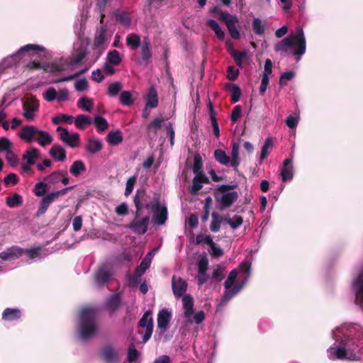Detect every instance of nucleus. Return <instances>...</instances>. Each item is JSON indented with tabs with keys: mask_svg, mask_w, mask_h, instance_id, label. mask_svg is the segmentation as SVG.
<instances>
[{
	"mask_svg": "<svg viewBox=\"0 0 363 363\" xmlns=\"http://www.w3.org/2000/svg\"><path fill=\"white\" fill-rule=\"evenodd\" d=\"M291 48H294L293 55L297 56L298 60L306 52V39L301 28L297 30L295 35H289L274 45V51L283 56H286Z\"/></svg>",
	"mask_w": 363,
	"mask_h": 363,
	"instance_id": "1",
	"label": "nucleus"
},
{
	"mask_svg": "<svg viewBox=\"0 0 363 363\" xmlns=\"http://www.w3.org/2000/svg\"><path fill=\"white\" fill-rule=\"evenodd\" d=\"M97 309L84 307L79 313V332L82 339H88L97 331Z\"/></svg>",
	"mask_w": 363,
	"mask_h": 363,
	"instance_id": "2",
	"label": "nucleus"
},
{
	"mask_svg": "<svg viewBox=\"0 0 363 363\" xmlns=\"http://www.w3.org/2000/svg\"><path fill=\"white\" fill-rule=\"evenodd\" d=\"M237 188V184H222L214 190L213 194L219 203V209L223 211L231 206L238 199L237 191H230Z\"/></svg>",
	"mask_w": 363,
	"mask_h": 363,
	"instance_id": "3",
	"label": "nucleus"
},
{
	"mask_svg": "<svg viewBox=\"0 0 363 363\" xmlns=\"http://www.w3.org/2000/svg\"><path fill=\"white\" fill-rule=\"evenodd\" d=\"M145 208L151 209L154 213L152 220L155 225H162L165 224L168 216L167 208L165 206H161L158 199L152 205L147 203Z\"/></svg>",
	"mask_w": 363,
	"mask_h": 363,
	"instance_id": "4",
	"label": "nucleus"
},
{
	"mask_svg": "<svg viewBox=\"0 0 363 363\" xmlns=\"http://www.w3.org/2000/svg\"><path fill=\"white\" fill-rule=\"evenodd\" d=\"M140 214H137V211H135L134 219L127 225V228L138 235L145 234L147 231L150 224V216H145L140 218Z\"/></svg>",
	"mask_w": 363,
	"mask_h": 363,
	"instance_id": "5",
	"label": "nucleus"
},
{
	"mask_svg": "<svg viewBox=\"0 0 363 363\" xmlns=\"http://www.w3.org/2000/svg\"><path fill=\"white\" fill-rule=\"evenodd\" d=\"M153 323L152 311L150 310L145 311L138 321V326L140 328H145V332L143 337V342H146L150 339L153 331Z\"/></svg>",
	"mask_w": 363,
	"mask_h": 363,
	"instance_id": "6",
	"label": "nucleus"
},
{
	"mask_svg": "<svg viewBox=\"0 0 363 363\" xmlns=\"http://www.w3.org/2000/svg\"><path fill=\"white\" fill-rule=\"evenodd\" d=\"M349 342L342 341L338 346L336 347L334 354L335 355L336 359H349L350 361H357L359 360L360 358L354 353L350 352L348 354V351L350 350L349 347Z\"/></svg>",
	"mask_w": 363,
	"mask_h": 363,
	"instance_id": "7",
	"label": "nucleus"
},
{
	"mask_svg": "<svg viewBox=\"0 0 363 363\" xmlns=\"http://www.w3.org/2000/svg\"><path fill=\"white\" fill-rule=\"evenodd\" d=\"M112 276L111 268L108 264L100 265L94 272V279L100 286H104L107 283Z\"/></svg>",
	"mask_w": 363,
	"mask_h": 363,
	"instance_id": "8",
	"label": "nucleus"
},
{
	"mask_svg": "<svg viewBox=\"0 0 363 363\" xmlns=\"http://www.w3.org/2000/svg\"><path fill=\"white\" fill-rule=\"evenodd\" d=\"M222 21L225 23L230 36L235 40L240 39V35L237 28L239 21L237 16L230 14H223Z\"/></svg>",
	"mask_w": 363,
	"mask_h": 363,
	"instance_id": "9",
	"label": "nucleus"
},
{
	"mask_svg": "<svg viewBox=\"0 0 363 363\" xmlns=\"http://www.w3.org/2000/svg\"><path fill=\"white\" fill-rule=\"evenodd\" d=\"M23 116L28 121L35 117V112L38 111L39 102L35 98H30L23 102Z\"/></svg>",
	"mask_w": 363,
	"mask_h": 363,
	"instance_id": "10",
	"label": "nucleus"
},
{
	"mask_svg": "<svg viewBox=\"0 0 363 363\" xmlns=\"http://www.w3.org/2000/svg\"><path fill=\"white\" fill-rule=\"evenodd\" d=\"M172 287L174 296L180 298L184 295L187 289V283L183 279L177 278L173 276L172 278Z\"/></svg>",
	"mask_w": 363,
	"mask_h": 363,
	"instance_id": "11",
	"label": "nucleus"
},
{
	"mask_svg": "<svg viewBox=\"0 0 363 363\" xmlns=\"http://www.w3.org/2000/svg\"><path fill=\"white\" fill-rule=\"evenodd\" d=\"M122 298L120 293H116L110 295L105 303L106 308L110 314H113L121 306Z\"/></svg>",
	"mask_w": 363,
	"mask_h": 363,
	"instance_id": "12",
	"label": "nucleus"
},
{
	"mask_svg": "<svg viewBox=\"0 0 363 363\" xmlns=\"http://www.w3.org/2000/svg\"><path fill=\"white\" fill-rule=\"evenodd\" d=\"M147 195L144 189H140L136 191L133 198V203L135 206L137 214L141 213L143 206L145 207Z\"/></svg>",
	"mask_w": 363,
	"mask_h": 363,
	"instance_id": "13",
	"label": "nucleus"
},
{
	"mask_svg": "<svg viewBox=\"0 0 363 363\" xmlns=\"http://www.w3.org/2000/svg\"><path fill=\"white\" fill-rule=\"evenodd\" d=\"M101 356L106 363H114L118 358V353L111 345H106L101 350Z\"/></svg>",
	"mask_w": 363,
	"mask_h": 363,
	"instance_id": "14",
	"label": "nucleus"
},
{
	"mask_svg": "<svg viewBox=\"0 0 363 363\" xmlns=\"http://www.w3.org/2000/svg\"><path fill=\"white\" fill-rule=\"evenodd\" d=\"M107 28L106 26H102L99 28L95 34L94 45L96 49L101 50H104V44L107 41L106 38Z\"/></svg>",
	"mask_w": 363,
	"mask_h": 363,
	"instance_id": "15",
	"label": "nucleus"
},
{
	"mask_svg": "<svg viewBox=\"0 0 363 363\" xmlns=\"http://www.w3.org/2000/svg\"><path fill=\"white\" fill-rule=\"evenodd\" d=\"M209 182V179L204 174L195 175L192 181V185L190 187L191 194L196 195L202 189L203 184H208Z\"/></svg>",
	"mask_w": 363,
	"mask_h": 363,
	"instance_id": "16",
	"label": "nucleus"
},
{
	"mask_svg": "<svg viewBox=\"0 0 363 363\" xmlns=\"http://www.w3.org/2000/svg\"><path fill=\"white\" fill-rule=\"evenodd\" d=\"M171 320V313L167 309L163 308L159 311L157 315V327L162 332L167 330Z\"/></svg>",
	"mask_w": 363,
	"mask_h": 363,
	"instance_id": "17",
	"label": "nucleus"
},
{
	"mask_svg": "<svg viewBox=\"0 0 363 363\" xmlns=\"http://www.w3.org/2000/svg\"><path fill=\"white\" fill-rule=\"evenodd\" d=\"M38 128L34 125H26L21 128L19 137L26 143H30L35 140Z\"/></svg>",
	"mask_w": 363,
	"mask_h": 363,
	"instance_id": "18",
	"label": "nucleus"
},
{
	"mask_svg": "<svg viewBox=\"0 0 363 363\" xmlns=\"http://www.w3.org/2000/svg\"><path fill=\"white\" fill-rule=\"evenodd\" d=\"M55 200H57V199L55 198L52 192L45 196L40 202L35 216L40 217L45 214L48 208H49L50 205Z\"/></svg>",
	"mask_w": 363,
	"mask_h": 363,
	"instance_id": "19",
	"label": "nucleus"
},
{
	"mask_svg": "<svg viewBox=\"0 0 363 363\" xmlns=\"http://www.w3.org/2000/svg\"><path fill=\"white\" fill-rule=\"evenodd\" d=\"M292 159L286 158L283 163L281 176L283 182H286L293 178Z\"/></svg>",
	"mask_w": 363,
	"mask_h": 363,
	"instance_id": "20",
	"label": "nucleus"
},
{
	"mask_svg": "<svg viewBox=\"0 0 363 363\" xmlns=\"http://www.w3.org/2000/svg\"><path fill=\"white\" fill-rule=\"evenodd\" d=\"M103 148L102 143L96 138H91L88 140L85 146V150L91 155H95L100 152Z\"/></svg>",
	"mask_w": 363,
	"mask_h": 363,
	"instance_id": "21",
	"label": "nucleus"
},
{
	"mask_svg": "<svg viewBox=\"0 0 363 363\" xmlns=\"http://www.w3.org/2000/svg\"><path fill=\"white\" fill-rule=\"evenodd\" d=\"M49 154L56 161L64 162L67 157L64 147L57 144H55L50 150Z\"/></svg>",
	"mask_w": 363,
	"mask_h": 363,
	"instance_id": "22",
	"label": "nucleus"
},
{
	"mask_svg": "<svg viewBox=\"0 0 363 363\" xmlns=\"http://www.w3.org/2000/svg\"><path fill=\"white\" fill-rule=\"evenodd\" d=\"M75 52V55L69 62L70 66L72 67L79 64L85 58L88 53L87 49L84 45H81L78 48L76 49Z\"/></svg>",
	"mask_w": 363,
	"mask_h": 363,
	"instance_id": "23",
	"label": "nucleus"
},
{
	"mask_svg": "<svg viewBox=\"0 0 363 363\" xmlns=\"http://www.w3.org/2000/svg\"><path fill=\"white\" fill-rule=\"evenodd\" d=\"M182 302L184 309V316L189 318L194 313V298L191 295L186 294L183 296Z\"/></svg>",
	"mask_w": 363,
	"mask_h": 363,
	"instance_id": "24",
	"label": "nucleus"
},
{
	"mask_svg": "<svg viewBox=\"0 0 363 363\" xmlns=\"http://www.w3.org/2000/svg\"><path fill=\"white\" fill-rule=\"evenodd\" d=\"M147 106L156 108L158 106L157 91L154 86H150L145 97Z\"/></svg>",
	"mask_w": 363,
	"mask_h": 363,
	"instance_id": "25",
	"label": "nucleus"
},
{
	"mask_svg": "<svg viewBox=\"0 0 363 363\" xmlns=\"http://www.w3.org/2000/svg\"><path fill=\"white\" fill-rule=\"evenodd\" d=\"M152 57L151 45L149 40L145 38L141 46V58L142 61L145 64L148 63Z\"/></svg>",
	"mask_w": 363,
	"mask_h": 363,
	"instance_id": "26",
	"label": "nucleus"
},
{
	"mask_svg": "<svg viewBox=\"0 0 363 363\" xmlns=\"http://www.w3.org/2000/svg\"><path fill=\"white\" fill-rule=\"evenodd\" d=\"M239 150L240 145L238 143H232V151H231V167L235 171H238V168L240 165V160L239 158Z\"/></svg>",
	"mask_w": 363,
	"mask_h": 363,
	"instance_id": "27",
	"label": "nucleus"
},
{
	"mask_svg": "<svg viewBox=\"0 0 363 363\" xmlns=\"http://www.w3.org/2000/svg\"><path fill=\"white\" fill-rule=\"evenodd\" d=\"M21 317V311L18 308H6L2 313V319L8 321H13Z\"/></svg>",
	"mask_w": 363,
	"mask_h": 363,
	"instance_id": "28",
	"label": "nucleus"
},
{
	"mask_svg": "<svg viewBox=\"0 0 363 363\" xmlns=\"http://www.w3.org/2000/svg\"><path fill=\"white\" fill-rule=\"evenodd\" d=\"M35 140H36L40 145L45 147L52 143V137L48 132L38 129Z\"/></svg>",
	"mask_w": 363,
	"mask_h": 363,
	"instance_id": "29",
	"label": "nucleus"
},
{
	"mask_svg": "<svg viewBox=\"0 0 363 363\" xmlns=\"http://www.w3.org/2000/svg\"><path fill=\"white\" fill-rule=\"evenodd\" d=\"M213 155L216 160L220 164L224 166H228L229 164L231 166L230 157L226 155L224 150L217 149L214 151Z\"/></svg>",
	"mask_w": 363,
	"mask_h": 363,
	"instance_id": "30",
	"label": "nucleus"
},
{
	"mask_svg": "<svg viewBox=\"0 0 363 363\" xmlns=\"http://www.w3.org/2000/svg\"><path fill=\"white\" fill-rule=\"evenodd\" d=\"M107 142L111 145H118L123 141V135L121 130L111 131L106 137Z\"/></svg>",
	"mask_w": 363,
	"mask_h": 363,
	"instance_id": "31",
	"label": "nucleus"
},
{
	"mask_svg": "<svg viewBox=\"0 0 363 363\" xmlns=\"http://www.w3.org/2000/svg\"><path fill=\"white\" fill-rule=\"evenodd\" d=\"M226 88L231 92V101L233 103L238 102L242 94L240 88L235 84L228 83L225 84Z\"/></svg>",
	"mask_w": 363,
	"mask_h": 363,
	"instance_id": "32",
	"label": "nucleus"
},
{
	"mask_svg": "<svg viewBox=\"0 0 363 363\" xmlns=\"http://www.w3.org/2000/svg\"><path fill=\"white\" fill-rule=\"evenodd\" d=\"M69 67V62H67V60L61 62L60 63L53 62L50 65H49L48 68H50V69H48V72L50 73L61 72L62 71L68 69Z\"/></svg>",
	"mask_w": 363,
	"mask_h": 363,
	"instance_id": "33",
	"label": "nucleus"
},
{
	"mask_svg": "<svg viewBox=\"0 0 363 363\" xmlns=\"http://www.w3.org/2000/svg\"><path fill=\"white\" fill-rule=\"evenodd\" d=\"M39 157L38 150L35 147H31L27 150L23 155V160L28 162V164H35V160Z\"/></svg>",
	"mask_w": 363,
	"mask_h": 363,
	"instance_id": "34",
	"label": "nucleus"
},
{
	"mask_svg": "<svg viewBox=\"0 0 363 363\" xmlns=\"http://www.w3.org/2000/svg\"><path fill=\"white\" fill-rule=\"evenodd\" d=\"M86 167L83 161L76 160L70 167L69 172L74 176L77 177L81 173L86 172Z\"/></svg>",
	"mask_w": 363,
	"mask_h": 363,
	"instance_id": "35",
	"label": "nucleus"
},
{
	"mask_svg": "<svg viewBox=\"0 0 363 363\" xmlns=\"http://www.w3.org/2000/svg\"><path fill=\"white\" fill-rule=\"evenodd\" d=\"M206 24L214 31L218 40H223L224 39L225 33L215 20L210 19L207 21Z\"/></svg>",
	"mask_w": 363,
	"mask_h": 363,
	"instance_id": "36",
	"label": "nucleus"
},
{
	"mask_svg": "<svg viewBox=\"0 0 363 363\" xmlns=\"http://www.w3.org/2000/svg\"><path fill=\"white\" fill-rule=\"evenodd\" d=\"M127 45L132 50H136L141 44L140 37L135 33H130L126 38Z\"/></svg>",
	"mask_w": 363,
	"mask_h": 363,
	"instance_id": "37",
	"label": "nucleus"
},
{
	"mask_svg": "<svg viewBox=\"0 0 363 363\" xmlns=\"http://www.w3.org/2000/svg\"><path fill=\"white\" fill-rule=\"evenodd\" d=\"M91 121L90 118L84 114L78 115L74 120V124L79 129L84 130L86 125H90Z\"/></svg>",
	"mask_w": 363,
	"mask_h": 363,
	"instance_id": "38",
	"label": "nucleus"
},
{
	"mask_svg": "<svg viewBox=\"0 0 363 363\" xmlns=\"http://www.w3.org/2000/svg\"><path fill=\"white\" fill-rule=\"evenodd\" d=\"M122 61L120 53L116 50H111L106 56V62L112 64V65H118Z\"/></svg>",
	"mask_w": 363,
	"mask_h": 363,
	"instance_id": "39",
	"label": "nucleus"
},
{
	"mask_svg": "<svg viewBox=\"0 0 363 363\" xmlns=\"http://www.w3.org/2000/svg\"><path fill=\"white\" fill-rule=\"evenodd\" d=\"M6 203L10 208L20 206L23 203V198L21 195L16 193L13 196L6 198Z\"/></svg>",
	"mask_w": 363,
	"mask_h": 363,
	"instance_id": "40",
	"label": "nucleus"
},
{
	"mask_svg": "<svg viewBox=\"0 0 363 363\" xmlns=\"http://www.w3.org/2000/svg\"><path fill=\"white\" fill-rule=\"evenodd\" d=\"M30 50L36 51V52H38V51L46 52V49L41 45H35V44H28L26 45L21 47L14 55H18L22 52H28Z\"/></svg>",
	"mask_w": 363,
	"mask_h": 363,
	"instance_id": "41",
	"label": "nucleus"
},
{
	"mask_svg": "<svg viewBox=\"0 0 363 363\" xmlns=\"http://www.w3.org/2000/svg\"><path fill=\"white\" fill-rule=\"evenodd\" d=\"M222 220V216H219L216 212L212 213V221L210 225V229L212 232L216 233L220 230Z\"/></svg>",
	"mask_w": 363,
	"mask_h": 363,
	"instance_id": "42",
	"label": "nucleus"
},
{
	"mask_svg": "<svg viewBox=\"0 0 363 363\" xmlns=\"http://www.w3.org/2000/svg\"><path fill=\"white\" fill-rule=\"evenodd\" d=\"M231 56L233 57L235 62L239 67L242 66L243 60L247 55V52L245 51H236L235 50H232L230 52Z\"/></svg>",
	"mask_w": 363,
	"mask_h": 363,
	"instance_id": "43",
	"label": "nucleus"
},
{
	"mask_svg": "<svg viewBox=\"0 0 363 363\" xmlns=\"http://www.w3.org/2000/svg\"><path fill=\"white\" fill-rule=\"evenodd\" d=\"M77 106L84 111L89 112L93 107V101L91 99H89L86 96H83L79 99Z\"/></svg>",
	"mask_w": 363,
	"mask_h": 363,
	"instance_id": "44",
	"label": "nucleus"
},
{
	"mask_svg": "<svg viewBox=\"0 0 363 363\" xmlns=\"http://www.w3.org/2000/svg\"><path fill=\"white\" fill-rule=\"evenodd\" d=\"M150 255V253H147L145 259L140 262V265L138 266L135 270L136 274H138L139 276H142L145 271L150 267V259L148 260L147 257Z\"/></svg>",
	"mask_w": 363,
	"mask_h": 363,
	"instance_id": "45",
	"label": "nucleus"
},
{
	"mask_svg": "<svg viewBox=\"0 0 363 363\" xmlns=\"http://www.w3.org/2000/svg\"><path fill=\"white\" fill-rule=\"evenodd\" d=\"M208 246L210 247L209 253L211 256L220 257L223 255V250L219 246H217L213 240L208 239Z\"/></svg>",
	"mask_w": 363,
	"mask_h": 363,
	"instance_id": "46",
	"label": "nucleus"
},
{
	"mask_svg": "<svg viewBox=\"0 0 363 363\" xmlns=\"http://www.w3.org/2000/svg\"><path fill=\"white\" fill-rule=\"evenodd\" d=\"M273 145V141L271 138H268L266 139L264 145L262 147L261 150V154L259 157V162L262 163L263 160L267 157L268 155V149Z\"/></svg>",
	"mask_w": 363,
	"mask_h": 363,
	"instance_id": "47",
	"label": "nucleus"
},
{
	"mask_svg": "<svg viewBox=\"0 0 363 363\" xmlns=\"http://www.w3.org/2000/svg\"><path fill=\"white\" fill-rule=\"evenodd\" d=\"M27 69L29 70H37V69H43L45 72H48V69L49 67V64L47 63H40L37 61H31L26 65Z\"/></svg>",
	"mask_w": 363,
	"mask_h": 363,
	"instance_id": "48",
	"label": "nucleus"
},
{
	"mask_svg": "<svg viewBox=\"0 0 363 363\" xmlns=\"http://www.w3.org/2000/svg\"><path fill=\"white\" fill-rule=\"evenodd\" d=\"M139 357V352L136 350L133 343H131L128 347L127 359L128 362H135Z\"/></svg>",
	"mask_w": 363,
	"mask_h": 363,
	"instance_id": "49",
	"label": "nucleus"
},
{
	"mask_svg": "<svg viewBox=\"0 0 363 363\" xmlns=\"http://www.w3.org/2000/svg\"><path fill=\"white\" fill-rule=\"evenodd\" d=\"M94 124L100 132L104 131L108 127L107 121L100 116H96L94 118Z\"/></svg>",
	"mask_w": 363,
	"mask_h": 363,
	"instance_id": "50",
	"label": "nucleus"
},
{
	"mask_svg": "<svg viewBox=\"0 0 363 363\" xmlns=\"http://www.w3.org/2000/svg\"><path fill=\"white\" fill-rule=\"evenodd\" d=\"M252 29L257 35H262L265 30V26L258 18H255L252 22Z\"/></svg>",
	"mask_w": 363,
	"mask_h": 363,
	"instance_id": "51",
	"label": "nucleus"
},
{
	"mask_svg": "<svg viewBox=\"0 0 363 363\" xmlns=\"http://www.w3.org/2000/svg\"><path fill=\"white\" fill-rule=\"evenodd\" d=\"M202 167L203 163L201 156L199 155H195L193 164V172L195 174V175L203 174L202 171Z\"/></svg>",
	"mask_w": 363,
	"mask_h": 363,
	"instance_id": "52",
	"label": "nucleus"
},
{
	"mask_svg": "<svg viewBox=\"0 0 363 363\" xmlns=\"http://www.w3.org/2000/svg\"><path fill=\"white\" fill-rule=\"evenodd\" d=\"M120 101L123 106H130L133 104L132 95L128 91H123L120 95Z\"/></svg>",
	"mask_w": 363,
	"mask_h": 363,
	"instance_id": "53",
	"label": "nucleus"
},
{
	"mask_svg": "<svg viewBox=\"0 0 363 363\" xmlns=\"http://www.w3.org/2000/svg\"><path fill=\"white\" fill-rule=\"evenodd\" d=\"M116 20L125 26L130 24V18L126 12H118L116 13Z\"/></svg>",
	"mask_w": 363,
	"mask_h": 363,
	"instance_id": "54",
	"label": "nucleus"
},
{
	"mask_svg": "<svg viewBox=\"0 0 363 363\" xmlns=\"http://www.w3.org/2000/svg\"><path fill=\"white\" fill-rule=\"evenodd\" d=\"M238 274V272L236 269H233V270H231L227 279L225 280V281L224 283V286L226 289H229L233 286V285L237 278Z\"/></svg>",
	"mask_w": 363,
	"mask_h": 363,
	"instance_id": "55",
	"label": "nucleus"
},
{
	"mask_svg": "<svg viewBox=\"0 0 363 363\" xmlns=\"http://www.w3.org/2000/svg\"><path fill=\"white\" fill-rule=\"evenodd\" d=\"M74 117L67 114H61L52 118V121L54 124H59L62 122H66L71 124L73 122Z\"/></svg>",
	"mask_w": 363,
	"mask_h": 363,
	"instance_id": "56",
	"label": "nucleus"
},
{
	"mask_svg": "<svg viewBox=\"0 0 363 363\" xmlns=\"http://www.w3.org/2000/svg\"><path fill=\"white\" fill-rule=\"evenodd\" d=\"M122 89V85L120 82H116L109 84L108 87V94L113 97L118 95Z\"/></svg>",
	"mask_w": 363,
	"mask_h": 363,
	"instance_id": "57",
	"label": "nucleus"
},
{
	"mask_svg": "<svg viewBox=\"0 0 363 363\" xmlns=\"http://www.w3.org/2000/svg\"><path fill=\"white\" fill-rule=\"evenodd\" d=\"M9 255L11 259L20 257L23 254V250L18 246H12L7 248Z\"/></svg>",
	"mask_w": 363,
	"mask_h": 363,
	"instance_id": "58",
	"label": "nucleus"
},
{
	"mask_svg": "<svg viewBox=\"0 0 363 363\" xmlns=\"http://www.w3.org/2000/svg\"><path fill=\"white\" fill-rule=\"evenodd\" d=\"M137 177L135 176H133L128 178L126 182V186L124 192V195L127 197L133 191L134 186L136 183Z\"/></svg>",
	"mask_w": 363,
	"mask_h": 363,
	"instance_id": "59",
	"label": "nucleus"
},
{
	"mask_svg": "<svg viewBox=\"0 0 363 363\" xmlns=\"http://www.w3.org/2000/svg\"><path fill=\"white\" fill-rule=\"evenodd\" d=\"M47 191V184L44 182H39L35 184L34 187V194L36 196H45Z\"/></svg>",
	"mask_w": 363,
	"mask_h": 363,
	"instance_id": "60",
	"label": "nucleus"
},
{
	"mask_svg": "<svg viewBox=\"0 0 363 363\" xmlns=\"http://www.w3.org/2000/svg\"><path fill=\"white\" fill-rule=\"evenodd\" d=\"M295 76V72L293 71L286 72L283 73L279 78V84L281 86L286 85L287 81L291 80Z\"/></svg>",
	"mask_w": 363,
	"mask_h": 363,
	"instance_id": "61",
	"label": "nucleus"
},
{
	"mask_svg": "<svg viewBox=\"0 0 363 363\" xmlns=\"http://www.w3.org/2000/svg\"><path fill=\"white\" fill-rule=\"evenodd\" d=\"M79 141V134L77 133H74L72 134H69V136L67 138V140L65 142L67 145H68L71 147H75L78 145Z\"/></svg>",
	"mask_w": 363,
	"mask_h": 363,
	"instance_id": "62",
	"label": "nucleus"
},
{
	"mask_svg": "<svg viewBox=\"0 0 363 363\" xmlns=\"http://www.w3.org/2000/svg\"><path fill=\"white\" fill-rule=\"evenodd\" d=\"M228 224L233 229H236L243 223V218L240 216H235L227 220Z\"/></svg>",
	"mask_w": 363,
	"mask_h": 363,
	"instance_id": "63",
	"label": "nucleus"
},
{
	"mask_svg": "<svg viewBox=\"0 0 363 363\" xmlns=\"http://www.w3.org/2000/svg\"><path fill=\"white\" fill-rule=\"evenodd\" d=\"M19 181L18 176L15 173H10L4 179V182L6 186L11 184L16 185Z\"/></svg>",
	"mask_w": 363,
	"mask_h": 363,
	"instance_id": "64",
	"label": "nucleus"
}]
</instances>
